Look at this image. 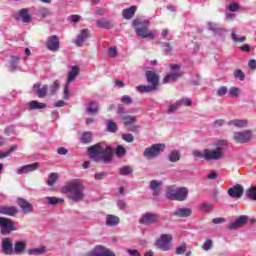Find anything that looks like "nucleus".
<instances>
[{
	"label": "nucleus",
	"instance_id": "f257e3e1",
	"mask_svg": "<svg viewBox=\"0 0 256 256\" xmlns=\"http://www.w3.org/2000/svg\"><path fill=\"white\" fill-rule=\"evenodd\" d=\"M229 143L227 140H218L214 143V149L194 150L193 157L196 159H205V161H219L225 156Z\"/></svg>",
	"mask_w": 256,
	"mask_h": 256
},
{
	"label": "nucleus",
	"instance_id": "f03ea898",
	"mask_svg": "<svg viewBox=\"0 0 256 256\" xmlns=\"http://www.w3.org/2000/svg\"><path fill=\"white\" fill-rule=\"evenodd\" d=\"M61 193L67 195L70 201L80 203L85 199V185L79 179L68 181L62 188Z\"/></svg>",
	"mask_w": 256,
	"mask_h": 256
},
{
	"label": "nucleus",
	"instance_id": "7ed1b4c3",
	"mask_svg": "<svg viewBox=\"0 0 256 256\" xmlns=\"http://www.w3.org/2000/svg\"><path fill=\"white\" fill-rule=\"evenodd\" d=\"M90 159L95 163H104L105 165L113 161V148L111 146L104 147L101 144H96L88 148Z\"/></svg>",
	"mask_w": 256,
	"mask_h": 256
},
{
	"label": "nucleus",
	"instance_id": "20e7f679",
	"mask_svg": "<svg viewBox=\"0 0 256 256\" xmlns=\"http://www.w3.org/2000/svg\"><path fill=\"white\" fill-rule=\"evenodd\" d=\"M149 20L135 19L133 21V28L135 29L136 35L142 39H155L157 30H149Z\"/></svg>",
	"mask_w": 256,
	"mask_h": 256
},
{
	"label": "nucleus",
	"instance_id": "39448f33",
	"mask_svg": "<svg viewBox=\"0 0 256 256\" xmlns=\"http://www.w3.org/2000/svg\"><path fill=\"white\" fill-rule=\"evenodd\" d=\"M189 189L187 187L174 188L170 186L167 188L166 197L171 201H187Z\"/></svg>",
	"mask_w": 256,
	"mask_h": 256
},
{
	"label": "nucleus",
	"instance_id": "423d86ee",
	"mask_svg": "<svg viewBox=\"0 0 256 256\" xmlns=\"http://www.w3.org/2000/svg\"><path fill=\"white\" fill-rule=\"evenodd\" d=\"M165 151V144H153L150 147H147L144 152L143 156L146 159H155V157H159L161 153Z\"/></svg>",
	"mask_w": 256,
	"mask_h": 256
},
{
	"label": "nucleus",
	"instance_id": "0eeeda50",
	"mask_svg": "<svg viewBox=\"0 0 256 256\" xmlns=\"http://www.w3.org/2000/svg\"><path fill=\"white\" fill-rule=\"evenodd\" d=\"M171 72L168 73L164 78V83H172L177 81V79L183 77V71H181V65L179 64H170Z\"/></svg>",
	"mask_w": 256,
	"mask_h": 256
},
{
	"label": "nucleus",
	"instance_id": "6e6552de",
	"mask_svg": "<svg viewBox=\"0 0 256 256\" xmlns=\"http://www.w3.org/2000/svg\"><path fill=\"white\" fill-rule=\"evenodd\" d=\"M171 241H173V235L162 234L155 242V247L160 251H171Z\"/></svg>",
	"mask_w": 256,
	"mask_h": 256
},
{
	"label": "nucleus",
	"instance_id": "1a4fd4ad",
	"mask_svg": "<svg viewBox=\"0 0 256 256\" xmlns=\"http://www.w3.org/2000/svg\"><path fill=\"white\" fill-rule=\"evenodd\" d=\"M12 231H17L11 219L0 217V232L2 235H9Z\"/></svg>",
	"mask_w": 256,
	"mask_h": 256
},
{
	"label": "nucleus",
	"instance_id": "9d476101",
	"mask_svg": "<svg viewBox=\"0 0 256 256\" xmlns=\"http://www.w3.org/2000/svg\"><path fill=\"white\" fill-rule=\"evenodd\" d=\"M251 139H253V132L251 130L238 131L233 134V141L235 143H249Z\"/></svg>",
	"mask_w": 256,
	"mask_h": 256
},
{
	"label": "nucleus",
	"instance_id": "9b49d317",
	"mask_svg": "<svg viewBox=\"0 0 256 256\" xmlns=\"http://www.w3.org/2000/svg\"><path fill=\"white\" fill-rule=\"evenodd\" d=\"M138 223L140 225H155V223H159V214L146 212L141 215Z\"/></svg>",
	"mask_w": 256,
	"mask_h": 256
},
{
	"label": "nucleus",
	"instance_id": "f8f14e48",
	"mask_svg": "<svg viewBox=\"0 0 256 256\" xmlns=\"http://www.w3.org/2000/svg\"><path fill=\"white\" fill-rule=\"evenodd\" d=\"M83 256H115V253L104 246H96L92 251L87 252Z\"/></svg>",
	"mask_w": 256,
	"mask_h": 256
},
{
	"label": "nucleus",
	"instance_id": "ddd939ff",
	"mask_svg": "<svg viewBox=\"0 0 256 256\" xmlns=\"http://www.w3.org/2000/svg\"><path fill=\"white\" fill-rule=\"evenodd\" d=\"M29 8H22L17 13V19L18 21H22V23H31L33 21V18L31 17V14L29 13Z\"/></svg>",
	"mask_w": 256,
	"mask_h": 256
},
{
	"label": "nucleus",
	"instance_id": "4468645a",
	"mask_svg": "<svg viewBox=\"0 0 256 256\" xmlns=\"http://www.w3.org/2000/svg\"><path fill=\"white\" fill-rule=\"evenodd\" d=\"M248 219L249 218L247 216L242 215L238 217L235 222L230 223L228 225V229L230 231H236V229H241V227L247 224Z\"/></svg>",
	"mask_w": 256,
	"mask_h": 256
},
{
	"label": "nucleus",
	"instance_id": "2eb2a0df",
	"mask_svg": "<svg viewBox=\"0 0 256 256\" xmlns=\"http://www.w3.org/2000/svg\"><path fill=\"white\" fill-rule=\"evenodd\" d=\"M90 35H91V30H89V29H82L80 31V33L78 34L76 40L74 41L75 45L77 47H83V43H85V41L87 39H89Z\"/></svg>",
	"mask_w": 256,
	"mask_h": 256
},
{
	"label": "nucleus",
	"instance_id": "dca6fc26",
	"mask_svg": "<svg viewBox=\"0 0 256 256\" xmlns=\"http://www.w3.org/2000/svg\"><path fill=\"white\" fill-rule=\"evenodd\" d=\"M243 192V186L236 184L228 190V195L229 197H232V199H241V197H243Z\"/></svg>",
	"mask_w": 256,
	"mask_h": 256
},
{
	"label": "nucleus",
	"instance_id": "f3484780",
	"mask_svg": "<svg viewBox=\"0 0 256 256\" xmlns=\"http://www.w3.org/2000/svg\"><path fill=\"white\" fill-rule=\"evenodd\" d=\"M49 89V86L43 85L41 87V83H36L33 85L32 91L37 95L40 99H43L44 97H47V90Z\"/></svg>",
	"mask_w": 256,
	"mask_h": 256
},
{
	"label": "nucleus",
	"instance_id": "a211bd4d",
	"mask_svg": "<svg viewBox=\"0 0 256 256\" xmlns=\"http://www.w3.org/2000/svg\"><path fill=\"white\" fill-rule=\"evenodd\" d=\"M39 169V163H32L25 166H22L17 169L16 173L18 175H25L27 173H33V171H37Z\"/></svg>",
	"mask_w": 256,
	"mask_h": 256
},
{
	"label": "nucleus",
	"instance_id": "6ab92c4d",
	"mask_svg": "<svg viewBox=\"0 0 256 256\" xmlns=\"http://www.w3.org/2000/svg\"><path fill=\"white\" fill-rule=\"evenodd\" d=\"M46 47L49 51H59V37L52 35L47 39Z\"/></svg>",
	"mask_w": 256,
	"mask_h": 256
},
{
	"label": "nucleus",
	"instance_id": "aec40b11",
	"mask_svg": "<svg viewBox=\"0 0 256 256\" xmlns=\"http://www.w3.org/2000/svg\"><path fill=\"white\" fill-rule=\"evenodd\" d=\"M17 204L19 205L20 209H22L23 213H33V205L27 201L25 198H18Z\"/></svg>",
	"mask_w": 256,
	"mask_h": 256
},
{
	"label": "nucleus",
	"instance_id": "412c9836",
	"mask_svg": "<svg viewBox=\"0 0 256 256\" xmlns=\"http://www.w3.org/2000/svg\"><path fill=\"white\" fill-rule=\"evenodd\" d=\"M2 251L5 255H13V242L11 241V238L2 239Z\"/></svg>",
	"mask_w": 256,
	"mask_h": 256
},
{
	"label": "nucleus",
	"instance_id": "4be33fe9",
	"mask_svg": "<svg viewBox=\"0 0 256 256\" xmlns=\"http://www.w3.org/2000/svg\"><path fill=\"white\" fill-rule=\"evenodd\" d=\"M145 75H146L147 82L150 85L157 88V85H159V76H157V74L151 70H147L145 72Z\"/></svg>",
	"mask_w": 256,
	"mask_h": 256
},
{
	"label": "nucleus",
	"instance_id": "5701e85b",
	"mask_svg": "<svg viewBox=\"0 0 256 256\" xmlns=\"http://www.w3.org/2000/svg\"><path fill=\"white\" fill-rule=\"evenodd\" d=\"M19 211L15 206H0V214L8 215L9 217H15Z\"/></svg>",
	"mask_w": 256,
	"mask_h": 256
},
{
	"label": "nucleus",
	"instance_id": "b1692460",
	"mask_svg": "<svg viewBox=\"0 0 256 256\" xmlns=\"http://www.w3.org/2000/svg\"><path fill=\"white\" fill-rule=\"evenodd\" d=\"M227 125L230 127H237L238 129H244L249 125V121L247 119H233L230 120Z\"/></svg>",
	"mask_w": 256,
	"mask_h": 256
},
{
	"label": "nucleus",
	"instance_id": "393cba45",
	"mask_svg": "<svg viewBox=\"0 0 256 256\" xmlns=\"http://www.w3.org/2000/svg\"><path fill=\"white\" fill-rule=\"evenodd\" d=\"M19 61H21L19 56H10V60L7 63L9 71H17L19 69Z\"/></svg>",
	"mask_w": 256,
	"mask_h": 256
},
{
	"label": "nucleus",
	"instance_id": "a878e982",
	"mask_svg": "<svg viewBox=\"0 0 256 256\" xmlns=\"http://www.w3.org/2000/svg\"><path fill=\"white\" fill-rule=\"evenodd\" d=\"M86 113H89V115H97V113H99V102H88L86 104Z\"/></svg>",
	"mask_w": 256,
	"mask_h": 256
},
{
	"label": "nucleus",
	"instance_id": "bb28decb",
	"mask_svg": "<svg viewBox=\"0 0 256 256\" xmlns=\"http://www.w3.org/2000/svg\"><path fill=\"white\" fill-rule=\"evenodd\" d=\"M27 107L29 111H35L39 109H45V107H47V104L39 102L37 100H32L27 103Z\"/></svg>",
	"mask_w": 256,
	"mask_h": 256
},
{
	"label": "nucleus",
	"instance_id": "cd10ccee",
	"mask_svg": "<svg viewBox=\"0 0 256 256\" xmlns=\"http://www.w3.org/2000/svg\"><path fill=\"white\" fill-rule=\"evenodd\" d=\"M207 25L209 31H212L215 35H223V31H225V28L220 27L219 24L215 22H208Z\"/></svg>",
	"mask_w": 256,
	"mask_h": 256
},
{
	"label": "nucleus",
	"instance_id": "c85d7f7f",
	"mask_svg": "<svg viewBox=\"0 0 256 256\" xmlns=\"http://www.w3.org/2000/svg\"><path fill=\"white\" fill-rule=\"evenodd\" d=\"M191 213H193V211L191 210V208H178L173 212V215H175V217H191Z\"/></svg>",
	"mask_w": 256,
	"mask_h": 256
},
{
	"label": "nucleus",
	"instance_id": "c756f323",
	"mask_svg": "<svg viewBox=\"0 0 256 256\" xmlns=\"http://www.w3.org/2000/svg\"><path fill=\"white\" fill-rule=\"evenodd\" d=\"M137 12V6H131L130 8H126L122 11L123 19H133L135 13Z\"/></svg>",
	"mask_w": 256,
	"mask_h": 256
},
{
	"label": "nucleus",
	"instance_id": "7c9ffc66",
	"mask_svg": "<svg viewBox=\"0 0 256 256\" xmlns=\"http://www.w3.org/2000/svg\"><path fill=\"white\" fill-rule=\"evenodd\" d=\"M79 66H73L71 70L68 73V78H67V84L69 85L70 83H73L75 79L77 78V75H79Z\"/></svg>",
	"mask_w": 256,
	"mask_h": 256
},
{
	"label": "nucleus",
	"instance_id": "2f4dec72",
	"mask_svg": "<svg viewBox=\"0 0 256 256\" xmlns=\"http://www.w3.org/2000/svg\"><path fill=\"white\" fill-rule=\"evenodd\" d=\"M106 225L108 227H117V225H119V217L112 214H108L106 216Z\"/></svg>",
	"mask_w": 256,
	"mask_h": 256
},
{
	"label": "nucleus",
	"instance_id": "473e14b6",
	"mask_svg": "<svg viewBox=\"0 0 256 256\" xmlns=\"http://www.w3.org/2000/svg\"><path fill=\"white\" fill-rule=\"evenodd\" d=\"M163 185V182H159L157 180L150 181V189L153 191V196L157 197L159 196V187Z\"/></svg>",
	"mask_w": 256,
	"mask_h": 256
},
{
	"label": "nucleus",
	"instance_id": "72a5a7b5",
	"mask_svg": "<svg viewBox=\"0 0 256 256\" xmlns=\"http://www.w3.org/2000/svg\"><path fill=\"white\" fill-rule=\"evenodd\" d=\"M181 159V152L179 150H173L168 154V161L170 163H177Z\"/></svg>",
	"mask_w": 256,
	"mask_h": 256
},
{
	"label": "nucleus",
	"instance_id": "f704fd0d",
	"mask_svg": "<svg viewBox=\"0 0 256 256\" xmlns=\"http://www.w3.org/2000/svg\"><path fill=\"white\" fill-rule=\"evenodd\" d=\"M59 180V174L56 172H52L48 175V179L46 181L48 187H53L55 183Z\"/></svg>",
	"mask_w": 256,
	"mask_h": 256
},
{
	"label": "nucleus",
	"instance_id": "c9c22d12",
	"mask_svg": "<svg viewBox=\"0 0 256 256\" xmlns=\"http://www.w3.org/2000/svg\"><path fill=\"white\" fill-rule=\"evenodd\" d=\"M25 247H27V244L24 241H18L15 243L13 251L16 255H20L25 251Z\"/></svg>",
	"mask_w": 256,
	"mask_h": 256
},
{
	"label": "nucleus",
	"instance_id": "e433bc0d",
	"mask_svg": "<svg viewBox=\"0 0 256 256\" xmlns=\"http://www.w3.org/2000/svg\"><path fill=\"white\" fill-rule=\"evenodd\" d=\"M96 23L98 27H100V29H111V27H113V24L111 23V21L105 18L97 20Z\"/></svg>",
	"mask_w": 256,
	"mask_h": 256
},
{
	"label": "nucleus",
	"instance_id": "4c0bfd02",
	"mask_svg": "<svg viewBox=\"0 0 256 256\" xmlns=\"http://www.w3.org/2000/svg\"><path fill=\"white\" fill-rule=\"evenodd\" d=\"M45 201H47L48 205H59L61 203H65V199L51 196L45 197Z\"/></svg>",
	"mask_w": 256,
	"mask_h": 256
},
{
	"label": "nucleus",
	"instance_id": "58836bf2",
	"mask_svg": "<svg viewBox=\"0 0 256 256\" xmlns=\"http://www.w3.org/2000/svg\"><path fill=\"white\" fill-rule=\"evenodd\" d=\"M136 89H137V91H139V93H151V91L157 90V88L155 86H153L152 84L148 85V86L140 85V86H137Z\"/></svg>",
	"mask_w": 256,
	"mask_h": 256
},
{
	"label": "nucleus",
	"instance_id": "ea45409f",
	"mask_svg": "<svg viewBox=\"0 0 256 256\" xmlns=\"http://www.w3.org/2000/svg\"><path fill=\"white\" fill-rule=\"evenodd\" d=\"M121 119L124 120V125H135L137 123V118L132 115H122Z\"/></svg>",
	"mask_w": 256,
	"mask_h": 256
},
{
	"label": "nucleus",
	"instance_id": "a19ab883",
	"mask_svg": "<svg viewBox=\"0 0 256 256\" xmlns=\"http://www.w3.org/2000/svg\"><path fill=\"white\" fill-rule=\"evenodd\" d=\"M181 107V103L179 102V100H177L175 103H172L169 105L166 113L168 115H172V113H175V111H177V109H179Z\"/></svg>",
	"mask_w": 256,
	"mask_h": 256
},
{
	"label": "nucleus",
	"instance_id": "79ce46f5",
	"mask_svg": "<svg viewBox=\"0 0 256 256\" xmlns=\"http://www.w3.org/2000/svg\"><path fill=\"white\" fill-rule=\"evenodd\" d=\"M46 251L45 247L32 248L28 250V255H43Z\"/></svg>",
	"mask_w": 256,
	"mask_h": 256
},
{
	"label": "nucleus",
	"instance_id": "37998d69",
	"mask_svg": "<svg viewBox=\"0 0 256 256\" xmlns=\"http://www.w3.org/2000/svg\"><path fill=\"white\" fill-rule=\"evenodd\" d=\"M120 175H133V167L131 166H123L119 169Z\"/></svg>",
	"mask_w": 256,
	"mask_h": 256
},
{
	"label": "nucleus",
	"instance_id": "c03bdc74",
	"mask_svg": "<svg viewBox=\"0 0 256 256\" xmlns=\"http://www.w3.org/2000/svg\"><path fill=\"white\" fill-rule=\"evenodd\" d=\"M241 93V90L237 87H232L228 91V96L231 97L232 99H237Z\"/></svg>",
	"mask_w": 256,
	"mask_h": 256
},
{
	"label": "nucleus",
	"instance_id": "a18cd8bd",
	"mask_svg": "<svg viewBox=\"0 0 256 256\" xmlns=\"http://www.w3.org/2000/svg\"><path fill=\"white\" fill-rule=\"evenodd\" d=\"M51 15H53V12H51V10H49L48 8H40L38 11V17H51Z\"/></svg>",
	"mask_w": 256,
	"mask_h": 256
},
{
	"label": "nucleus",
	"instance_id": "49530a36",
	"mask_svg": "<svg viewBox=\"0 0 256 256\" xmlns=\"http://www.w3.org/2000/svg\"><path fill=\"white\" fill-rule=\"evenodd\" d=\"M231 37L234 43H245V41H247V37L245 36L239 37V35H237V33L235 32H232Z\"/></svg>",
	"mask_w": 256,
	"mask_h": 256
},
{
	"label": "nucleus",
	"instance_id": "de8ad7c7",
	"mask_svg": "<svg viewBox=\"0 0 256 256\" xmlns=\"http://www.w3.org/2000/svg\"><path fill=\"white\" fill-rule=\"evenodd\" d=\"M246 197L252 201H256V187H251L246 191Z\"/></svg>",
	"mask_w": 256,
	"mask_h": 256
},
{
	"label": "nucleus",
	"instance_id": "09e8293b",
	"mask_svg": "<svg viewBox=\"0 0 256 256\" xmlns=\"http://www.w3.org/2000/svg\"><path fill=\"white\" fill-rule=\"evenodd\" d=\"M92 137L93 135L91 134V132H84L81 137V142L84 144L91 143Z\"/></svg>",
	"mask_w": 256,
	"mask_h": 256
},
{
	"label": "nucleus",
	"instance_id": "8fccbe9b",
	"mask_svg": "<svg viewBox=\"0 0 256 256\" xmlns=\"http://www.w3.org/2000/svg\"><path fill=\"white\" fill-rule=\"evenodd\" d=\"M227 93H229V88H227V86H221L216 91L217 97H223V96L227 95Z\"/></svg>",
	"mask_w": 256,
	"mask_h": 256
},
{
	"label": "nucleus",
	"instance_id": "3c124183",
	"mask_svg": "<svg viewBox=\"0 0 256 256\" xmlns=\"http://www.w3.org/2000/svg\"><path fill=\"white\" fill-rule=\"evenodd\" d=\"M15 151H17V145H13L10 147V149L8 151L0 153V159L9 157V155H11V153H15Z\"/></svg>",
	"mask_w": 256,
	"mask_h": 256
},
{
	"label": "nucleus",
	"instance_id": "603ef678",
	"mask_svg": "<svg viewBox=\"0 0 256 256\" xmlns=\"http://www.w3.org/2000/svg\"><path fill=\"white\" fill-rule=\"evenodd\" d=\"M59 91V82L56 80L53 84L49 87V93L51 95H55Z\"/></svg>",
	"mask_w": 256,
	"mask_h": 256
},
{
	"label": "nucleus",
	"instance_id": "864d4df0",
	"mask_svg": "<svg viewBox=\"0 0 256 256\" xmlns=\"http://www.w3.org/2000/svg\"><path fill=\"white\" fill-rule=\"evenodd\" d=\"M203 251H210V249H213V240L207 239L203 245H202Z\"/></svg>",
	"mask_w": 256,
	"mask_h": 256
},
{
	"label": "nucleus",
	"instance_id": "5fc2aeb1",
	"mask_svg": "<svg viewBox=\"0 0 256 256\" xmlns=\"http://www.w3.org/2000/svg\"><path fill=\"white\" fill-rule=\"evenodd\" d=\"M107 129L110 133H115L117 131V123L113 122V120L108 121Z\"/></svg>",
	"mask_w": 256,
	"mask_h": 256
},
{
	"label": "nucleus",
	"instance_id": "6e6d98bb",
	"mask_svg": "<svg viewBox=\"0 0 256 256\" xmlns=\"http://www.w3.org/2000/svg\"><path fill=\"white\" fill-rule=\"evenodd\" d=\"M187 251V243H182L180 246L176 248V255H183Z\"/></svg>",
	"mask_w": 256,
	"mask_h": 256
},
{
	"label": "nucleus",
	"instance_id": "4d7b16f0",
	"mask_svg": "<svg viewBox=\"0 0 256 256\" xmlns=\"http://www.w3.org/2000/svg\"><path fill=\"white\" fill-rule=\"evenodd\" d=\"M235 79H239V81H245V73H243V70L237 69L234 72Z\"/></svg>",
	"mask_w": 256,
	"mask_h": 256
},
{
	"label": "nucleus",
	"instance_id": "13d9d810",
	"mask_svg": "<svg viewBox=\"0 0 256 256\" xmlns=\"http://www.w3.org/2000/svg\"><path fill=\"white\" fill-rule=\"evenodd\" d=\"M178 103H180V107L183 105H185L186 107H191V105H193V101H191V99L189 98H182L178 100Z\"/></svg>",
	"mask_w": 256,
	"mask_h": 256
},
{
	"label": "nucleus",
	"instance_id": "bf43d9fd",
	"mask_svg": "<svg viewBox=\"0 0 256 256\" xmlns=\"http://www.w3.org/2000/svg\"><path fill=\"white\" fill-rule=\"evenodd\" d=\"M127 151L125 150V147L119 145L117 148H116V157H125V153Z\"/></svg>",
	"mask_w": 256,
	"mask_h": 256
},
{
	"label": "nucleus",
	"instance_id": "052dcab7",
	"mask_svg": "<svg viewBox=\"0 0 256 256\" xmlns=\"http://www.w3.org/2000/svg\"><path fill=\"white\" fill-rule=\"evenodd\" d=\"M122 139L126 141V143H133V141H135V136H133V134H123Z\"/></svg>",
	"mask_w": 256,
	"mask_h": 256
},
{
	"label": "nucleus",
	"instance_id": "680f3d73",
	"mask_svg": "<svg viewBox=\"0 0 256 256\" xmlns=\"http://www.w3.org/2000/svg\"><path fill=\"white\" fill-rule=\"evenodd\" d=\"M121 103H123L124 105H131V103H133V99L131 98V96L124 95L121 98Z\"/></svg>",
	"mask_w": 256,
	"mask_h": 256
},
{
	"label": "nucleus",
	"instance_id": "e2e57ef3",
	"mask_svg": "<svg viewBox=\"0 0 256 256\" xmlns=\"http://www.w3.org/2000/svg\"><path fill=\"white\" fill-rule=\"evenodd\" d=\"M202 211H213V204L211 203H204L201 205Z\"/></svg>",
	"mask_w": 256,
	"mask_h": 256
},
{
	"label": "nucleus",
	"instance_id": "0e129e2a",
	"mask_svg": "<svg viewBox=\"0 0 256 256\" xmlns=\"http://www.w3.org/2000/svg\"><path fill=\"white\" fill-rule=\"evenodd\" d=\"M227 9H228L229 11H232V13H235L236 11H239V4H237V3H231V4L227 7Z\"/></svg>",
	"mask_w": 256,
	"mask_h": 256
},
{
	"label": "nucleus",
	"instance_id": "69168bd1",
	"mask_svg": "<svg viewBox=\"0 0 256 256\" xmlns=\"http://www.w3.org/2000/svg\"><path fill=\"white\" fill-rule=\"evenodd\" d=\"M109 57H117V48L110 47L108 50Z\"/></svg>",
	"mask_w": 256,
	"mask_h": 256
},
{
	"label": "nucleus",
	"instance_id": "338daca9",
	"mask_svg": "<svg viewBox=\"0 0 256 256\" xmlns=\"http://www.w3.org/2000/svg\"><path fill=\"white\" fill-rule=\"evenodd\" d=\"M71 95V92H69V84L66 83L64 87V99H69V96Z\"/></svg>",
	"mask_w": 256,
	"mask_h": 256
},
{
	"label": "nucleus",
	"instance_id": "774afa93",
	"mask_svg": "<svg viewBox=\"0 0 256 256\" xmlns=\"http://www.w3.org/2000/svg\"><path fill=\"white\" fill-rule=\"evenodd\" d=\"M127 253H128L130 256H141V254L139 253V250H131V249H128V250H127Z\"/></svg>",
	"mask_w": 256,
	"mask_h": 256
}]
</instances>
